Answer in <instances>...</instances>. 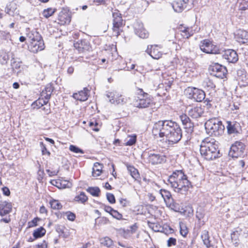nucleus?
I'll return each instance as SVG.
<instances>
[{"instance_id": "obj_42", "label": "nucleus", "mask_w": 248, "mask_h": 248, "mask_svg": "<svg viewBox=\"0 0 248 248\" xmlns=\"http://www.w3.org/2000/svg\"><path fill=\"white\" fill-rule=\"evenodd\" d=\"M59 20L62 22H63L64 23H69L71 21L70 17L68 14H65L63 13H60Z\"/></svg>"}, {"instance_id": "obj_53", "label": "nucleus", "mask_w": 248, "mask_h": 248, "mask_svg": "<svg viewBox=\"0 0 248 248\" xmlns=\"http://www.w3.org/2000/svg\"><path fill=\"white\" fill-rule=\"evenodd\" d=\"M65 215L67 217V219H68L70 221H73L75 220L76 218V215L70 212V211H67L65 213Z\"/></svg>"}, {"instance_id": "obj_32", "label": "nucleus", "mask_w": 248, "mask_h": 248, "mask_svg": "<svg viewBox=\"0 0 248 248\" xmlns=\"http://www.w3.org/2000/svg\"><path fill=\"white\" fill-rule=\"evenodd\" d=\"M27 36L30 39V41H33L36 40H40L42 36L39 33L35 30H33L27 33Z\"/></svg>"}, {"instance_id": "obj_61", "label": "nucleus", "mask_w": 248, "mask_h": 248, "mask_svg": "<svg viewBox=\"0 0 248 248\" xmlns=\"http://www.w3.org/2000/svg\"><path fill=\"white\" fill-rule=\"evenodd\" d=\"M109 223V220L106 217H102L99 220V223L101 224H107Z\"/></svg>"}, {"instance_id": "obj_4", "label": "nucleus", "mask_w": 248, "mask_h": 248, "mask_svg": "<svg viewBox=\"0 0 248 248\" xmlns=\"http://www.w3.org/2000/svg\"><path fill=\"white\" fill-rule=\"evenodd\" d=\"M137 97L133 102V106L139 108H147L153 104V98L150 95L144 92L142 89L137 88Z\"/></svg>"}, {"instance_id": "obj_47", "label": "nucleus", "mask_w": 248, "mask_h": 248, "mask_svg": "<svg viewBox=\"0 0 248 248\" xmlns=\"http://www.w3.org/2000/svg\"><path fill=\"white\" fill-rule=\"evenodd\" d=\"M11 65L13 70L18 69L20 67L21 62L13 58L11 60Z\"/></svg>"}, {"instance_id": "obj_5", "label": "nucleus", "mask_w": 248, "mask_h": 248, "mask_svg": "<svg viewBox=\"0 0 248 248\" xmlns=\"http://www.w3.org/2000/svg\"><path fill=\"white\" fill-rule=\"evenodd\" d=\"M205 128L208 134L216 137L221 136L224 130L222 122L216 118L208 120L205 124Z\"/></svg>"}, {"instance_id": "obj_13", "label": "nucleus", "mask_w": 248, "mask_h": 248, "mask_svg": "<svg viewBox=\"0 0 248 248\" xmlns=\"http://www.w3.org/2000/svg\"><path fill=\"white\" fill-rule=\"evenodd\" d=\"M75 48L80 53H83L89 51L91 46L90 43L86 39H81L77 41L74 44Z\"/></svg>"}, {"instance_id": "obj_9", "label": "nucleus", "mask_w": 248, "mask_h": 248, "mask_svg": "<svg viewBox=\"0 0 248 248\" xmlns=\"http://www.w3.org/2000/svg\"><path fill=\"white\" fill-rule=\"evenodd\" d=\"M209 69L212 75L222 79L226 77L227 73L226 68L217 63L210 65Z\"/></svg>"}, {"instance_id": "obj_12", "label": "nucleus", "mask_w": 248, "mask_h": 248, "mask_svg": "<svg viewBox=\"0 0 248 248\" xmlns=\"http://www.w3.org/2000/svg\"><path fill=\"white\" fill-rule=\"evenodd\" d=\"M28 48L29 50L33 53H37L39 51L43 50L45 45L42 38L40 40L38 39L30 42Z\"/></svg>"}, {"instance_id": "obj_43", "label": "nucleus", "mask_w": 248, "mask_h": 248, "mask_svg": "<svg viewBox=\"0 0 248 248\" xmlns=\"http://www.w3.org/2000/svg\"><path fill=\"white\" fill-rule=\"evenodd\" d=\"M51 207L53 209L59 210L62 208V206L58 201L53 200L50 202Z\"/></svg>"}, {"instance_id": "obj_36", "label": "nucleus", "mask_w": 248, "mask_h": 248, "mask_svg": "<svg viewBox=\"0 0 248 248\" xmlns=\"http://www.w3.org/2000/svg\"><path fill=\"white\" fill-rule=\"evenodd\" d=\"M204 216V212L202 209H200L199 210L197 211L196 217L198 219L199 223L202 225H203L205 223V221L203 220Z\"/></svg>"}, {"instance_id": "obj_52", "label": "nucleus", "mask_w": 248, "mask_h": 248, "mask_svg": "<svg viewBox=\"0 0 248 248\" xmlns=\"http://www.w3.org/2000/svg\"><path fill=\"white\" fill-rule=\"evenodd\" d=\"M111 215L114 217L118 220L122 219L123 216L122 214L119 213L117 210L113 209L112 211Z\"/></svg>"}, {"instance_id": "obj_24", "label": "nucleus", "mask_w": 248, "mask_h": 248, "mask_svg": "<svg viewBox=\"0 0 248 248\" xmlns=\"http://www.w3.org/2000/svg\"><path fill=\"white\" fill-rule=\"evenodd\" d=\"M237 80L240 83L242 82V86H245L248 83V78L246 76V72L244 69H239L237 71Z\"/></svg>"}, {"instance_id": "obj_10", "label": "nucleus", "mask_w": 248, "mask_h": 248, "mask_svg": "<svg viewBox=\"0 0 248 248\" xmlns=\"http://www.w3.org/2000/svg\"><path fill=\"white\" fill-rule=\"evenodd\" d=\"M106 96L109 99L110 103L113 104H123L126 102L125 98L115 91L107 92Z\"/></svg>"}, {"instance_id": "obj_17", "label": "nucleus", "mask_w": 248, "mask_h": 248, "mask_svg": "<svg viewBox=\"0 0 248 248\" xmlns=\"http://www.w3.org/2000/svg\"><path fill=\"white\" fill-rule=\"evenodd\" d=\"M226 128L229 134L239 133L241 127L239 123L235 121H227Z\"/></svg>"}, {"instance_id": "obj_11", "label": "nucleus", "mask_w": 248, "mask_h": 248, "mask_svg": "<svg viewBox=\"0 0 248 248\" xmlns=\"http://www.w3.org/2000/svg\"><path fill=\"white\" fill-rule=\"evenodd\" d=\"M180 119L182 122L184 128L185 129L186 132L188 135L187 138H188L189 136L191 135L194 131V124L186 114H184L180 115Z\"/></svg>"}, {"instance_id": "obj_14", "label": "nucleus", "mask_w": 248, "mask_h": 248, "mask_svg": "<svg viewBox=\"0 0 248 248\" xmlns=\"http://www.w3.org/2000/svg\"><path fill=\"white\" fill-rule=\"evenodd\" d=\"M204 109L202 106L192 107L188 111V115L195 119H198L204 116Z\"/></svg>"}, {"instance_id": "obj_64", "label": "nucleus", "mask_w": 248, "mask_h": 248, "mask_svg": "<svg viewBox=\"0 0 248 248\" xmlns=\"http://www.w3.org/2000/svg\"><path fill=\"white\" fill-rule=\"evenodd\" d=\"M74 69H75V68H74V66H69L67 69V71H66L67 73L69 75H71L74 73Z\"/></svg>"}, {"instance_id": "obj_31", "label": "nucleus", "mask_w": 248, "mask_h": 248, "mask_svg": "<svg viewBox=\"0 0 248 248\" xmlns=\"http://www.w3.org/2000/svg\"><path fill=\"white\" fill-rule=\"evenodd\" d=\"M17 5L14 2H10L5 8V12L10 16H14L16 13Z\"/></svg>"}, {"instance_id": "obj_63", "label": "nucleus", "mask_w": 248, "mask_h": 248, "mask_svg": "<svg viewBox=\"0 0 248 248\" xmlns=\"http://www.w3.org/2000/svg\"><path fill=\"white\" fill-rule=\"evenodd\" d=\"M119 202L120 204L123 206L125 207L127 206L128 203V201L126 199H121L119 200Z\"/></svg>"}, {"instance_id": "obj_19", "label": "nucleus", "mask_w": 248, "mask_h": 248, "mask_svg": "<svg viewBox=\"0 0 248 248\" xmlns=\"http://www.w3.org/2000/svg\"><path fill=\"white\" fill-rule=\"evenodd\" d=\"M236 40L240 43L248 42V32L243 30H238L235 34Z\"/></svg>"}, {"instance_id": "obj_41", "label": "nucleus", "mask_w": 248, "mask_h": 248, "mask_svg": "<svg viewBox=\"0 0 248 248\" xmlns=\"http://www.w3.org/2000/svg\"><path fill=\"white\" fill-rule=\"evenodd\" d=\"M173 81V78L170 76H168L167 78L164 79L163 84L165 85L166 90L167 91L171 88V85Z\"/></svg>"}, {"instance_id": "obj_15", "label": "nucleus", "mask_w": 248, "mask_h": 248, "mask_svg": "<svg viewBox=\"0 0 248 248\" xmlns=\"http://www.w3.org/2000/svg\"><path fill=\"white\" fill-rule=\"evenodd\" d=\"M222 57L229 63H235L238 60V56L235 51L233 49L225 50Z\"/></svg>"}, {"instance_id": "obj_6", "label": "nucleus", "mask_w": 248, "mask_h": 248, "mask_svg": "<svg viewBox=\"0 0 248 248\" xmlns=\"http://www.w3.org/2000/svg\"><path fill=\"white\" fill-rule=\"evenodd\" d=\"M113 17V35L118 36L120 35L121 28L124 24L122 19L121 14L117 10L112 13Z\"/></svg>"}, {"instance_id": "obj_49", "label": "nucleus", "mask_w": 248, "mask_h": 248, "mask_svg": "<svg viewBox=\"0 0 248 248\" xmlns=\"http://www.w3.org/2000/svg\"><path fill=\"white\" fill-rule=\"evenodd\" d=\"M69 150L73 153H80V154H84V151L78 148V147L76 146V145H70L69 146Z\"/></svg>"}, {"instance_id": "obj_21", "label": "nucleus", "mask_w": 248, "mask_h": 248, "mask_svg": "<svg viewBox=\"0 0 248 248\" xmlns=\"http://www.w3.org/2000/svg\"><path fill=\"white\" fill-rule=\"evenodd\" d=\"M12 209V203L3 200L0 206V216H4L8 214L11 212Z\"/></svg>"}, {"instance_id": "obj_7", "label": "nucleus", "mask_w": 248, "mask_h": 248, "mask_svg": "<svg viewBox=\"0 0 248 248\" xmlns=\"http://www.w3.org/2000/svg\"><path fill=\"white\" fill-rule=\"evenodd\" d=\"M245 149V144L242 142L236 141L231 146L229 155L232 158H237L243 155Z\"/></svg>"}, {"instance_id": "obj_20", "label": "nucleus", "mask_w": 248, "mask_h": 248, "mask_svg": "<svg viewBox=\"0 0 248 248\" xmlns=\"http://www.w3.org/2000/svg\"><path fill=\"white\" fill-rule=\"evenodd\" d=\"M189 0H176L172 5L174 10L180 13L186 8Z\"/></svg>"}, {"instance_id": "obj_40", "label": "nucleus", "mask_w": 248, "mask_h": 248, "mask_svg": "<svg viewBox=\"0 0 248 248\" xmlns=\"http://www.w3.org/2000/svg\"><path fill=\"white\" fill-rule=\"evenodd\" d=\"M87 191L89 192L92 196L98 197L99 196L100 190L98 187H89L87 188Z\"/></svg>"}, {"instance_id": "obj_48", "label": "nucleus", "mask_w": 248, "mask_h": 248, "mask_svg": "<svg viewBox=\"0 0 248 248\" xmlns=\"http://www.w3.org/2000/svg\"><path fill=\"white\" fill-rule=\"evenodd\" d=\"M180 31L183 34H184L185 31L188 32L187 36H191L194 33V30L189 27H182L180 29Z\"/></svg>"}, {"instance_id": "obj_50", "label": "nucleus", "mask_w": 248, "mask_h": 248, "mask_svg": "<svg viewBox=\"0 0 248 248\" xmlns=\"http://www.w3.org/2000/svg\"><path fill=\"white\" fill-rule=\"evenodd\" d=\"M40 146L41 148L42 154L43 155H50V153L48 151L46 146V145L43 143V142L41 141L40 142Z\"/></svg>"}, {"instance_id": "obj_51", "label": "nucleus", "mask_w": 248, "mask_h": 248, "mask_svg": "<svg viewBox=\"0 0 248 248\" xmlns=\"http://www.w3.org/2000/svg\"><path fill=\"white\" fill-rule=\"evenodd\" d=\"M40 220L38 217L34 218L31 221H29L28 223V228H32L37 225V222Z\"/></svg>"}, {"instance_id": "obj_3", "label": "nucleus", "mask_w": 248, "mask_h": 248, "mask_svg": "<svg viewBox=\"0 0 248 248\" xmlns=\"http://www.w3.org/2000/svg\"><path fill=\"white\" fill-rule=\"evenodd\" d=\"M201 155L207 160H212L220 156L218 142L214 139H205L200 146Z\"/></svg>"}, {"instance_id": "obj_35", "label": "nucleus", "mask_w": 248, "mask_h": 248, "mask_svg": "<svg viewBox=\"0 0 248 248\" xmlns=\"http://www.w3.org/2000/svg\"><path fill=\"white\" fill-rule=\"evenodd\" d=\"M49 100V99L42 97V98H39L37 100L34 102L32 105L34 108H35L34 106L36 105L38 108L43 106L44 105H46L48 103Z\"/></svg>"}, {"instance_id": "obj_39", "label": "nucleus", "mask_w": 248, "mask_h": 248, "mask_svg": "<svg viewBox=\"0 0 248 248\" xmlns=\"http://www.w3.org/2000/svg\"><path fill=\"white\" fill-rule=\"evenodd\" d=\"M100 243L103 246L110 248L113 245L112 240L108 237H105L100 239Z\"/></svg>"}, {"instance_id": "obj_54", "label": "nucleus", "mask_w": 248, "mask_h": 248, "mask_svg": "<svg viewBox=\"0 0 248 248\" xmlns=\"http://www.w3.org/2000/svg\"><path fill=\"white\" fill-rule=\"evenodd\" d=\"M167 205H169L170 207L173 210L177 211L179 210V208L178 207V204L173 202V200L172 201L170 202V203H168Z\"/></svg>"}, {"instance_id": "obj_26", "label": "nucleus", "mask_w": 248, "mask_h": 248, "mask_svg": "<svg viewBox=\"0 0 248 248\" xmlns=\"http://www.w3.org/2000/svg\"><path fill=\"white\" fill-rule=\"evenodd\" d=\"M54 90V87L51 84H47L45 89L41 93V96L42 97L50 99L52 93Z\"/></svg>"}, {"instance_id": "obj_37", "label": "nucleus", "mask_w": 248, "mask_h": 248, "mask_svg": "<svg viewBox=\"0 0 248 248\" xmlns=\"http://www.w3.org/2000/svg\"><path fill=\"white\" fill-rule=\"evenodd\" d=\"M74 200L78 202L84 203L88 200V197L84 192H81L79 195L75 197Z\"/></svg>"}, {"instance_id": "obj_18", "label": "nucleus", "mask_w": 248, "mask_h": 248, "mask_svg": "<svg viewBox=\"0 0 248 248\" xmlns=\"http://www.w3.org/2000/svg\"><path fill=\"white\" fill-rule=\"evenodd\" d=\"M134 30L135 33L141 38H146L148 37V32L143 27V25L139 21L134 24Z\"/></svg>"}, {"instance_id": "obj_25", "label": "nucleus", "mask_w": 248, "mask_h": 248, "mask_svg": "<svg viewBox=\"0 0 248 248\" xmlns=\"http://www.w3.org/2000/svg\"><path fill=\"white\" fill-rule=\"evenodd\" d=\"M89 91L86 88H85L83 90L79 91L78 93H74L73 96L75 99L85 101L88 99Z\"/></svg>"}, {"instance_id": "obj_57", "label": "nucleus", "mask_w": 248, "mask_h": 248, "mask_svg": "<svg viewBox=\"0 0 248 248\" xmlns=\"http://www.w3.org/2000/svg\"><path fill=\"white\" fill-rule=\"evenodd\" d=\"M176 244V240L174 238L170 237L167 241V246L170 247L172 246H175Z\"/></svg>"}, {"instance_id": "obj_46", "label": "nucleus", "mask_w": 248, "mask_h": 248, "mask_svg": "<svg viewBox=\"0 0 248 248\" xmlns=\"http://www.w3.org/2000/svg\"><path fill=\"white\" fill-rule=\"evenodd\" d=\"M137 140V136L136 135H133L129 136L128 139L127 140L125 145L131 146L134 145Z\"/></svg>"}, {"instance_id": "obj_16", "label": "nucleus", "mask_w": 248, "mask_h": 248, "mask_svg": "<svg viewBox=\"0 0 248 248\" xmlns=\"http://www.w3.org/2000/svg\"><path fill=\"white\" fill-rule=\"evenodd\" d=\"M149 161L153 165L160 164L166 161V156L158 153L149 154Z\"/></svg>"}, {"instance_id": "obj_33", "label": "nucleus", "mask_w": 248, "mask_h": 248, "mask_svg": "<svg viewBox=\"0 0 248 248\" xmlns=\"http://www.w3.org/2000/svg\"><path fill=\"white\" fill-rule=\"evenodd\" d=\"M102 165L96 162L94 164L93 168L92 174L93 177L99 176L102 173Z\"/></svg>"}, {"instance_id": "obj_27", "label": "nucleus", "mask_w": 248, "mask_h": 248, "mask_svg": "<svg viewBox=\"0 0 248 248\" xmlns=\"http://www.w3.org/2000/svg\"><path fill=\"white\" fill-rule=\"evenodd\" d=\"M159 193L163 198L164 202L168 204V203H170V202L172 201V198L170 192L166 189H161L159 190Z\"/></svg>"}, {"instance_id": "obj_59", "label": "nucleus", "mask_w": 248, "mask_h": 248, "mask_svg": "<svg viewBox=\"0 0 248 248\" xmlns=\"http://www.w3.org/2000/svg\"><path fill=\"white\" fill-rule=\"evenodd\" d=\"M39 72V73L38 74V75L37 76L36 78L39 80H42L45 78V76L43 73V69L41 67L40 68Z\"/></svg>"}, {"instance_id": "obj_1", "label": "nucleus", "mask_w": 248, "mask_h": 248, "mask_svg": "<svg viewBox=\"0 0 248 248\" xmlns=\"http://www.w3.org/2000/svg\"><path fill=\"white\" fill-rule=\"evenodd\" d=\"M152 134L155 138L165 139L170 144L178 143L182 139V131L180 125L172 120L158 121L154 124Z\"/></svg>"}, {"instance_id": "obj_22", "label": "nucleus", "mask_w": 248, "mask_h": 248, "mask_svg": "<svg viewBox=\"0 0 248 248\" xmlns=\"http://www.w3.org/2000/svg\"><path fill=\"white\" fill-rule=\"evenodd\" d=\"M146 52L155 59H158L162 55L156 46H148Z\"/></svg>"}, {"instance_id": "obj_29", "label": "nucleus", "mask_w": 248, "mask_h": 248, "mask_svg": "<svg viewBox=\"0 0 248 248\" xmlns=\"http://www.w3.org/2000/svg\"><path fill=\"white\" fill-rule=\"evenodd\" d=\"M202 86L205 89L208 91L214 90L216 87V85L213 82L212 80L208 78H205L203 80L202 83Z\"/></svg>"}, {"instance_id": "obj_34", "label": "nucleus", "mask_w": 248, "mask_h": 248, "mask_svg": "<svg viewBox=\"0 0 248 248\" xmlns=\"http://www.w3.org/2000/svg\"><path fill=\"white\" fill-rule=\"evenodd\" d=\"M46 232V230L43 227H40L34 231L33 236L35 238H38L44 236Z\"/></svg>"}, {"instance_id": "obj_56", "label": "nucleus", "mask_w": 248, "mask_h": 248, "mask_svg": "<svg viewBox=\"0 0 248 248\" xmlns=\"http://www.w3.org/2000/svg\"><path fill=\"white\" fill-rule=\"evenodd\" d=\"M180 232L181 234L184 236L185 237L187 234L188 231L186 229V227L185 226H181L180 225Z\"/></svg>"}, {"instance_id": "obj_38", "label": "nucleus", "mask_w": 248, "mask_h": 248, "mask_svg": "<svg viewBox=\"0 0 248 248\" xmlns=\"http://www.w3.org/2000/svg\"><path fill=\"white\" fill-rule=\"evenodd\" d=\"M201 238L205 246L209 245L210 241L209 240V236L208 232L206 230H204L202 232L201 234Z\"/></svg>"}, {"instance_id": "obj_8", "label": "nucleus", "mask_w": 248, "mask_h": 248, "mask_svg": "<svg viewBox=\"0 0 248 248\" xmlns=\"http://www.w3.org/2000/svg\"><path fill=\"white\" fill-rule=\"evenodd\" d=\"M200 48L202 51L208 54L219 53V49L216 45H213L210 41L204 40L201 42Z\"/></svg>"}, {"instance_id": "obj_55", "label": "nucleus", "mask_w": 248, "mask_h": 248, "mask_svg": "<svg viewBox=\"0 0 248 248\" xmlns=\"http://www.w3.org/2000/svg\"><path fill=\"white\" fill-rule=\"evenodd\" d=\"M107 199L108 201L111 204L115 202V198L114 195L112 193H108L107 194Z\"/></svg>"}, {"instance_id": "obj_44", "label": "nucleus", "mask_w": 248, "mask_h": 248, "mask_svg": "<svg viewBox=\"0 0 248 248\" xmlns=\"http://www.w3.org/2000/svg\"><path fill=\"white\" fill-rule=\"evenodd\" d=\"M149 227L155 232H162L163 228L157 223H148Z\"/></svg>"}, {"instance_id": "obj_58", "label": "nucleus", "mask_w": 248, "mask_h": 248, "mask_svg": "<svg viewBox=\"0 0 248 248\" xmlns=\"http://www.w3.org/2000/svg\"><path fill=\"white\" fill-rule=\"evenodd\" d=\"M101 207L103 208L106 212L108 213L110 215H111L112 211L113 210V209L112 207L105 204H102Z\"/></svg>"}, {"instance_id": "obj_45", "label": "nucleus", "mask_w": 248, "mask_h": 248, "mask_svg": "<svg viewBox=\"0 0 248 248\" xmlns=\"http://www.w3.org/2000/svg\"><path fill=\"white\" fill-rule=\"evenodd\" d=\"M55 9L51 8L45 9L43 12V15L46 18H48L55 13Z\"/></svg>"}, {"instance_id": "obj_60", "label": "nucleus", "mask_w": 248, "mask_h": 248, "mask_svg": "<svg viewBox=\"0 0 248 248\" xmlns=\"http://www.w3.org/2000/svg\"><path fill=\"white\" fill-rule=\"evenodd\" d=\"M138 228V226L136 224H135L129 227V229L128 230V231L130 232L131 234H133L135 233Z\"/></svg>"}, {"instance_id": "obj_23", "label": "nucleus", "mask_w": 248, "mask_h": 248, "mask_svg": "<svg viewBox=\"0 0 248 248\" xmlns=\"http://www.w3.org/2000/svg\"><path fill=\"white\" fill-rule=\"evenodd\" d=\"M191 91L192 92L191 97L197 102H201L205 98V94L202 90L194 88Z\"/></svg>"}, {"instance_id": "obj_28", "label": "nucleus", "mask_w": 248, "mask_h": 248, "mask_svg": "<svg viewBox=\"0 0 248 248\" xmlns=\"http://www.w3.org/2000/svg\"><path fill=\"white\" fill-rule=\"evenodd\" d=\"M237 4L238 10L242 11V14L244 11V14L248 16V0H237Z\"/></svg>"}, {"instance_id": "obj_30", "label": "nucleus", "mask_w": 248, "mask_h": 248, "mask_svg": "<svg viewBox=\"0 0 248 248\" xmlns=\"http://www.w3.org/2000/svg\"><path fill=\"white\" fill-rule=\"evenodd\" d=\"M127 169L130 175L135 180H138L140 178L139 171L135 167L131 165H127Z\"/></svg>"}, {"instance_id": "obj_62", "label": "nucleus", "mask_w": 248, "mask_h": 248, "mask_svg": "<svg viewBox=\"0 0 248 248\" xmlns=\"http://www.w3.org/2000/svg\"><path fill=\"white\" fill-rule=\"evenodd\" d=\"M3 193L5 196H9L10 194V191L9 189L7 187H4L2 189Z\"/></svg>"}, {"instance_id": "obj_2", "label": "nucleus", "mask_w": 248, "mask_h": 248, "mask_svg": "<svg viewBox=\"0 0 248 248\" xmlns=\"http://www.w3.org/2000/svg\"><path fill=\"white\" fill-rule=\"evenodd\" d=\"M170 185L177 193L185 194L189 188L192 187L191 182L182 170H175L167 179Z\"/></svg>"}]
</instances>
